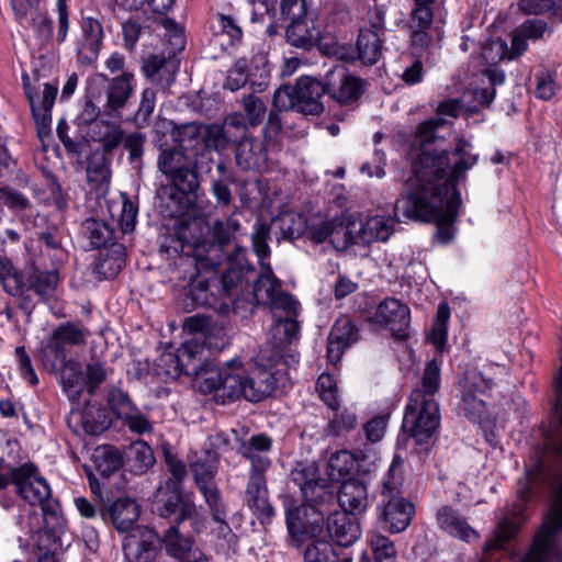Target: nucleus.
Instances as JSON below:
<instances>
[{
	"label": "nucleus",
	"instance_id": "nucleus-1",
	"mask_svg": "<svg viewBox=\"0 0 562 562\" xmlns=\"http://www.w3.org/2000/svg\"><path fill=\"white\" fill-rule=\"evenodd\" d=\"M476 162L472 144L464 138L457 140L452 153L434 151L425 146L413 161V175L395 204L396 211L407 218L434 222L438 239L450 243L461 206L457 184Z\"/></svg>",
	"mask_w": 562,
	"mask_h": 562
},
{
	"label": "nucleus",
	"instance_id": "nucleus-2",
	"mask_svg": "<svg viewBox=\"0 0 562 562\" xmlns=\"http://www.w3.org/2000/svg\"><path fill=\"white\" fill-rule=\"evenodd\" d=\"M284 347L278 341L261 346L252 361L247 364L235 358L226 362V370L211 371L203 379L202 389L214 390L223 403L240 398L257 403L268 397L278 386L273 369L283 358Z\"/></svg>",
	"mask_w": 562,
	"mask_h": 562
},
{
	"label": "nucleus",
	"instance_id": "nucleus-3",
	"mask_svg": "<svg viewBox=\"0 0 562 562\" xmlns=\"http://www.w3.org/2000/svg\"><path fill=\"white\" fill-rule=\"evenodd\" d=\"M59 274L55 270L32 269L24 274L11 259L0 256V283L5 293L19 301V308L31 316L36 303L30 292L41 302H47L55 293Z\"/></svg>",
	"mask_w": 562,
	"mask_h": 562
},
{
	"label": "nucleus",
	"instance_id": "nucleus-4",
	"mask_svg": "<svg viewBox=\"0 0 562 562\" xmlns=\"http://www.w3.org/2000/svg\"><path fill=\"white\" fill-rule=\"evenodd\" d=\"M290 482L301 492V495L316 517L313 521V531H322L325 515L328 514V506L334 504L335 487L330 479L321 476L317 465L314 462H299L291 470Z\"/></svg>",
	"mask_w": 562,
	"mask_h": 562
},
{
	"label": "nucleus",
	"instance_id": "nucleus-5",
	"mask_svg": "<svg viewBox=\"0 0 562 562\" xmlns=\"http://www.w3.org/2000/svg\"><path fill=\"white\" fill-rule=\"evenodd\" d=\"M562 512L549 507L529 543V562H562Z\"/></svg>",
	"mask_w": 562,
	"mask_h": 562
},
{
	"label": "nucleus",
	"instance_id": "nucleus-6",
	"mask_svg": "<svg viewBox=\"0 0 562 562\" xmlns=\"http://www.w3.org/2000/svg\"><path fill=\"white\" fill-rule=\"evenodd\" d=\"M239 227L240 224L235 218L216 220L211 226L212 237L215 240L214 244L202 241L192 246L187 245L182 247V251L187 257H193L196 265L207 269H215L221 262L222 248L231 241Z\"/></svg>",
	"mask_w": 562,
	"mask_h": 562
},
{
	"label": "nucleus",
	"instance_id": "nucleus-7",
	"mask_svg": "<svg viewBox=\"0 0 562 562\" xmlns=\"http://www.w3.org/2000/svg\"><path fill=\"white\" fill-rule=\"evenodd\" d=\"M439 425L440 414L436 401L407 403L402 428L416 443H427L437 434Z\"/></svg>",
	"mask_w": 562,
	"mask_h": 562
},
{
	"label": "nucleus",
	"instance_id": "nucleus-8",
	"mask_svg": "<svg viewBox=\"0 0 562 562\" xmlns=\"http://www.w3.org/2000/svg\"><path fill=\"white\" fill-rule=\"evenodd\" d=\"M278 150L279 145L272 138L245 135L236 146L235 158L244 170L267 171L276 165Z\"/></svg>",
	"mask_w": 562,
	"mask_h": 562
},
{
	"label": "nucleus",
	"instance_id": "nucleus-9",
	"mask_svg": "<svg viewBox=\"0 0 562 562\" xmlns=\"http://www.w3.org/2000/svg\"><path fill=\"white\" fill-rule=\"evenodd\" d=\"M179 359H176V363L181 364L182 373L186 375L194 376V386L202 394H213V398L217 404L225 405L217 397V386H214V390L205 391L202 389V381L205 379L207 373L211 371H225L226 363L221 367H209L204 364L206 359L204 355V347L200 344L199 338H193L189 341H186L180 348L177 349Z\"/></svg>",
	"mask_w": 562,
	"mask_h": 562
},
{
	"label": "nucleus",
	"instance_id": "nucleus-10",
	"mask_svg": "<svg viewBox=\"0 0 562 562\" xmlns=\"http://www.w3.org/2000/svg\"><path fill=\"white\" fill-rule=\"evenodd\" d=\"M285 37L290 45L303 49H311L318 44L319 49L328 55L334 56L340 60L351 59L350 49L335 42H318L319 31L314 26L310 27L304 18H294L290 20V24L285 30Z\"/></svg>",
	"mask_w": 562,
	"mask_h": 562
},
{
	"label": "nucleus",
	"instance_id": "nucleus-11",
	"mask_svg": "<svg viewBox=\"0 0 562 562\" xmlns=\"http://www.w3.org/2000/svg\"><path fill=\"white\" fill-rule=\"evenodd\" d=\"M89 330L79 324L66 322L57 326L45 347L42 349V361L45 368L57 370L56 361H52L50 356L60 362H65L67 358V346H81L86 344Z\"/></svg>",
	"mask_w": 562,
	"mask_h": 562
},
{
	"label": "nucleus",
	"instance_id": "nucleus-12",
	"mask_svg": "<svg viewBox=\"0 0 562 562\" xmlns=\"http://www.w3.org/2000/svg\"><path fill=\"white\" fill-rule=\"evenodd\" d=\"M370 324L391 331L396 339H406L411 326V310L400 299L390 296L383 299L369 317Z\"/></svg>",
	"mask_w": 562,
	"mask_h": 562
},
{
	"label": "nucleus",
	"instance_id": "nucleus-13",
	"mask_svg": "<svg viewBox=\"0 0 562 562\" xmlns=\"http://www.w3.org/2000/svg\"><path fill=\"white\" fill-rule=\"evenodd\" d=\"M459 411L473 423L484 419L486 407L484 396L493 387V381L479 371L468 372L462 381Z\"/></svg>",
	"mask_w": 562,
	"mask_h": 562
},
{
	"label": "nucleus",
	"instance_id": "nucleus-14",
	"mask_svg": "<svg viewBox=\"0 0 562 562\" xmlns=\"http://www.w3.org/2000/svg\"><path fill=\"white\" fill-rule=\"evenodd\" d=\"M11 479L18 495L31 505H43L50 497V486L33 462L12 468Z\"/></svg>",
	"mask_w": 562,
	"mask_h": 562
},
{
	"label": "nucleus",
	"instance_id": "nucleus-15",
	"mask_svg": "<svg viewBox=\"0 0 562 562\" xmlns=\"http://www.w3.org/2000/svg\"><path fill=\"white\" fill-rule=\"evenodd\" d=\"M195 266L194 271H188V277H184L183 281L188 280L184 284H179L181 288L189 286V291L187 293L190 303L186 305L188 307H215L220 301L218 294L214 293L211 290V285L209 282V278L201 271L204 269L201 265H196L193 257L180 258L179 267H192ZM205 270H209L205 268ZM183 272H187V269L183 268Z\"/></svg>",
	"mask_w": 562,
	"mask_h": 562
},
{
	"label": "nucleus",
	"instance_id": "nucleus-16",
	"mask_svg": "<svg viewBox=\"0 0 562 562\" xmlns=\"http://www.w3.org/2000/svg\"><path fill=\"white\" fill-rule=\"evenodd\" d=\"M218 460L214 453L205 452L191 463V472L200 493L207 506L216 512V517L222 514L220 506L221 493L214 481L217 473Z\"/></svg>",
	"mask_w": 562,
	"mask_h": 562
},
{
	"label": "nucleus",
	"instance_id": "nucleus-17",
	"mask_svg": "<svg viewBox=\"0 0 562 562\" xmlns=\"http://www.w3.org/2000/svg\"><path fill=\"white\" fill-rule=\"evenodd\" d=\"M395 222L390 216L375 215L366 222L348 221V245L386 241L394 233Z\"/></svg>",
	"mask_w": 562,
	"mask_h": 562
},
{
	"label": "nucleus",
	"instance_id": "nucleus-18",
	"mask_svg": "<svg viewBox=\"0 0 562 562\" xmlns=\"http://www.w3.org/2000/svg\"><path fill=\"white\" fill-rule=\"evenodd\" d=\"M324 83L326 93L340 104L357 101L363 92V81L352 76L342 65L328 70Z\"/></svg>",
	"mask_w": 562,
	"mask_h": 562
},
{
	"label": "nucleus",
	"instance_id": "nucleus-19",
	"mask_svg": "<svg viewBox=\"0 0 562 562\" xmlns=\"http://www.w3.org/2000/svg\"><path fill=\"white\" fill-rule=\"evenodd\" d=\"M158 535L150 528L136 526L123 540V552L128 562H151L158 551Z\"/></svg>",
	"mask_w": 562,
	"mask_h": 562
},
{
	"label": "nucleus",
	"instance_id": "nucleus-20",
	"mask_svg": "<svg viewBox=\"0 0 562 562\" xmlns=\"http://www.w3.org/2000/svg\"><path fill=\"white\" fill-rule=\"evenodd\" d=\"M379 520L391 533L404 531L411 524L415 508L405 496L380 498L376 507Z\"/></svg>",
	"mask_w": 562,
	"mask_h": 562
},
{
	"label": "nucleus",
	"instance_id": "nucleus-21",
	"mask_svg": "<svg viewBox=\"0 0 562 562\" xmlns=\"http://www.w3.org/2000/svg\"><path fill=\"white\" fill-rule=\"evenodd\" d=\"M241 254H237L235 259H228L227 267L221 276V297L226 296L231 300L232 308L238 313L239 295L248 289V276L254 270L248 265L244 263L240 258Z\"/></svg>",
	"mask_w": 562,
	"mask_h": 562
},
{
	"label": "nucleus",
	"instance_id": "nucleus-22",
	"mask_svg": "<svg viewBox=\"0 0 562 562\" xmlns=\"http://www.w3.org/2000/svg\"><path fill=\"white\" fill-rule=\"evenodd\" d=\"M24 90L35 121L37 136L44 142L45 138L50 136L52 109L57 97L58 87L57 85L44 82L42 101L36 100L30 83H24Z\"/></svg>",
	"mask_w": 562,
	"mask_h": 562
},
{
	"label": "nucleus",
	"instance_id": "nucleus-23",
	"mask_svg": "<svg viewBox=\"0 0 562 562\" xmlns=\"http://www.w3.org/2000/svg\"><path fill=\"white\" fill-rule=\"evenodd\" d=\"M244 503L262 525L271 522L276 510L269 501L266 473H249Z\"/></svg>",
	"mask_w": 562,
	"mask_h": 562
},
{
	"label": "nucleus",
	"instance_id": "nucleus-24",
	"mask_svg": "<svg viewBox=\"0 0 562 562\" xmlns=\"http://www.w3.org/2000/svg\"><path fill=\"white\" fill-rule=\"evenodd\" d=\"M526 493L527 483L520 482L518 488V503L512 514L504 517L497 525V528L493 537L484 544V551L486 553L504 549L507 541H509L517 532L525 519L526 509Z\"/></svg>",
	"mask_w": 562,
	"mask_h": 562
},
{
	"label": "nucleus",
	"instance_id": "nucleus-25",
	"mask_svg": "<svg viewBox=\"0 0 562 562\" xmlns=\"http://www.w3.org/2000/svg\"><path fill=\"white\" fill-rule=\"evenodd\" d=\"M345 229H348V222L344 224L323 216H313L306 220L304 235L314 244H323L329 239L336 249L342 250L349 247Z\"/></svg>",
	"mask_w": 562,
	"mask_h": 562
},
{
	"label": "nucleus",
	"instance_id": "nucleus-26",
	"mask_svg": "<svg viewBox=\"0 0 562 562\" xmlns=\"http://www.w3.org/2000/svg\"><path fill=\"white\" fill-rule=\"evenodd\" d=\"M526 48L527 30L524 29L522 24L513 33L510 47L502 38L493 40L482 46L481 58L490 68H495L494 66L504 59L512 60L522 55Z\"/></svg>",
	"mask_w": 562,
	"mask_h": 562
},
{
	"label": "nucleus",
	"instance_id": "nucleus-27",
	"mask_svg": "<svg viewBox=\"0 0 562 562\" xmlns=\"http://www.w3.org/2000/svg\"><path fill=\"white\" fill-rule=\"evenodd\" d=\"M359 339V328L353 321L342 315L336 319L328 336L327 358L333 364H337L344 352Z\"/></svg>",
	"mask_w": 562,
	"mask_h": 562
},
{
	"label": "nucleus",
	"instance_id": "nucleus-28",
	"mask_svg": "<svg viewBox=\"0 0 562 562\" xmlns=\"http://www.w3.org/2000/svg\"><path fill=\"white\" fill-rule=\"evenodd\" d=\"M81 40L77 47L78 60L90 65L98 59L103 45L104 30L101 21L93 16H82Z\"/></svg>",
	"mask_w": 562,
	"mask_h": 562
},
{
	"label": "nucleus",
	"instance_id": "nucleus-29",
	"mask_svg": "<svg viewBox=\"0 0 562 562\" xmlns=\"http://www.w3.org/2000/svg\"><path fill=\"white\" fill-rule=\"evenodd\" d=\"M136 86L133 72L124 71L120 76L108 80L106 102L104 112L109 116H120L121 110L126 105Z\"/></svg>",
	"mask_w": 562,
	"mask_h": 562
},
{
	"label": "nucleus",
	"instance_id": "nucleus-30",
	"mask_svg": "<svg viewBox=\"0 0 562 562\" xmlns=\"http://www.w3.org/2000/svg\"><path fill=\"white\" fill-rule=\"evenodd\" d=\"M272 448V439L258 434L251 436L247 441H240L238 452L250 462L249 473H266L271 468V460L268 453Z\"/></svg>",
	"mask_w": 562,
	"mask_h": 562
},
{
	"label": "nucleus",
	"instance_id": "nucleus-31",
	"mask_svg": "<svg viewBox=\"0 0 562 562\" xmlns=\"http://www.w3.org/2000/svg\"><path fill=\"white\" fill-rule=\"evenodd\" d=\"M327 530L339 547H349L361 536L360 522L356 515L335 512L327 517Z\"/></svg>",
	"mask_w": 562,
	"mask_h": 562
},
{
	"label": "nucleus",
	"instance_id": "nucleus-32",
	"mask_svg": "<svg viewBox=\"0 0 562 562\" xmlns=\"http://www.w3.org/2000/svg\"><path fill=\"white\" fill-rule=\"evenodd\" d=\"M338 503L341 512L359 515L364 513L370 505L368 486L357 479H347L342 482L338 494Z\"/></svg>",
	"mask_w": 562,
	"mask_h": 562
},
{
	"label": "nucleus",
	"instance_id": "nucleus-33",
	"mask_svg": "<svg viewBox=\"0 0 562 562\" xmlns=\"http://www.w3.org/2000/svg\"><path fill=\"white\" fill-rule=\"evenodd\" d=\"M296 111L304 114H319L323 111L321 97L326 93L324 81L305 77L296 81Z\"/></svg>",
	"mask_w": 562,
	"mask_h": 562
},
{
	"label": "nucleus",
	"instance_id": "nucleus-34",
	"mask_svg": "<svg viewBox=\"0 0 562 562\" xmlns=\"http://www.w3.org/2000/svg\"><path fill=\"white\" fill-rule=\"evenodd\" d=\"M171 136L173 142L186 154L196 158L198 156H205L206 145L204 127L196 123H187L176 126Z\"/></svg>",
	"mask_w": 562,
	"mask_h": 562
},
{
	"label": "nucleus",
	"instance_id": "nucleus-35",
	"mask_svg": "<svg viewBox=\"0 0 562 562\" xmlns=\"http://www.w3.org/2000/svg\"><path fill=\"white\" fill-rule=\"evenodd\" d=\"M179 61L173 56L153 54L143 65L144 75L154 83L169 87L176 78Z\"/></svg>",
	"mask_w": 562,
	"mask_h": 562
},
{
	"label": "nucleus",
	"instance_id": "nucleus-36",
	"mask_svg": "<svg viewBox=\"0 0 562 562\" xmlns=\"http://www.w3.org/2000/svg\"><path fill=\"white\" fill-rule=\"evenodd\" d=\"M157 198L161 203L162 212L168 217H180L188 214L195 201V196L170 184L160 186L157 190Z\"/></svg>",
	"mask_w": 562,
	"mask_h": 562
},
{
	"label": "nucleus",
	"instance_id": "nucleus-37",
	"mask_svg": "<svg viewBox=\"0 0 562 562\" xmlns=\"http://www.w3.org/2000/svg\"><path fill=\"white\" fill-rule=\"evenodd\" d=\"M119 532H127L134 529L139 518L138 504L128 497L114 501L105 512Z\"/></svg>",
	"mask_w": 562,
	"mask_h": 562
},
{
	"label": "nucleus",
	"instance_id": "nucleus-38",
	"mask_svg": "<svg viewBox=\"0 0 562 562\" xmlns=\"http://www.w3.org/2000/svg\"><path fill=\"white\" fill-rule=\"evenodd\" d=\"M439 527L450 536L470 542L479 538V533L460 516L448 506H442L436 514Z\"/></svg>",
	"mask_w": 562,
	"mask_h": 562
},
{
	"label": "nucleus",
	"instance_id": "nucleus-39",
	"mask_svg": "<svg viewBox=\"0 0 562 562\" xmlns=\"http://www.w3.org/2000/svg\"><path fill=\"white\" fill-rule=\"evenodd\" d=\"M405 482V461L400 454H394L385 474L381 479L380 498L404 496L403 488Z\"/></svg>",
	"mask_w": 562,
	"mask_h": 562
},
{
	"label": "nucleus",
	"instance_id": "nucleus-40",
	"mask_svg": "<svg viewBox=\"0 0 562 562\" xmlns=\"http://www.w3.org/2000/svg\"><path fill=\"white\" fill-rule=\"evenodd\" d=\"M52 361H56L57 369H60V384L64 391L71 400L77 401L86 389L85 374L80 363L76 360H67V358L65 362L56 359H52Z\"/></svg>",
	"mask_w": 562,
	"mask_h": 562
},
{
	"label": "nucleus",
	"instance_id": "nucleus-41",
	"mask_svg": "<svg viewBox=\"0 0 562 562\" xmlns=\"http://www.w3.org/2000/svg\"><path fill=\"white\" fill-rule=\"evenodd\" d=\"M159 515L164 518L176 516V522L179 525L187 519H191L196 509L193 503L184 501L181 494H167L165 496H157Z\"/></svg>",
	"mask_w": 562,
	"mask_h": 562
},
{
	"label": "nucleus",
	"instance_id": "nucleus-42",
	"mask_svg": "<svg viewBox=\"0 0 562 562\" xmlns=\"http://www.w3.org/2000/svg\"><path fill=\"white\" fill-rule=\"evenodd\" d=\"M460 103L458 100H447L441 102L437 108V117L430 119L419 124L417 137L424 145L430 143L435 138V131L446 124V116L456 117Z\"/></svg>",
	"mask_w": 562,
	"mask_h": 562
},
{
	"label": "nucleus",
	"instance_id": "nucleus-43",
	"mask_svg": "<svg viewBox=\"0 0 562 562\" xmlns=\"http://www.w3.org/2000/svg\"><path fill=\"white\" fill-rule=\"evenodd\" d=\"M281 281L273 274L269 263H262L261 273L254 284V297L258 304L269 305L282 293Z\"/></svg>",
	"mask_w": 562,
	"mask_h": 562
},
{
	"label": "nucleus",
	"instance_id": "nucleus-44",
	"mask_svg": "<svg viewBox=\"0 0 562 562\" xmlns=\"http://www.w3.org/2000/svg\"><path fill=\"white\" fill-rule=\"evenodd\" d=\"M440 387V366L432 359L430 360L424 370L422 376V387L416 389L412 392L409 401L413 403H426L435 401L434 396Z\"/></svg>",
	"mask_w": 562,
	"mask_h": 562
},
{
	"label": "nucleus",
	"instance_id": "nucleus-45",
	"mask_svg": "<svg viewBox=\"0 0 562 562\" xmlns=\"http://www.w3.org/2000/svg\"><path fill=\"white\" fill-rule=\"evenodd\" d=\"M304 562H352V558L324 539L314 540L304 550Z\"/></svg>",
	"mask_w": 562,
	"mask_h": 562
},
{
	"label": "nucleus",
	"instance_id": "nucleus-46",
	"mask_svg": "<svg viewBox=\"0 0 562 562\" xmlns=\"http://www.w3.org/2000/svg\"><path fill=\"white\" fill-rule=\"evenodd\" d=\"M273 228L278 229V239H296L304 235L306 218L299 213L284 212L272 220Z\"/></svg>",
	"mask_w": 562,
	"mask_h": 562
},
{
	"label": "nucleus",
	"instance_id": "nucleus-47",
	"mask_svg": "<svg viewBox=\"0 0 562 562\" xmlns=\"http://www.w3.org/2000/svg\"><path fill=\"white\" fill-rule=\"evenodd\" d=\"M92 461L99 474L109 477L122 468L123 456L117 448L102 445L94 449Z\"/></svg>",
	"mask_w": 562,
	"mask_h": 562
},
{
	"label": "nucleus",
	"instance_id": "nucleus-48",
	"mask_svg": "<svg viewBox=\"0 0 562 562\" xmlns=\"http://www.w3.org/2000/svg\"><path fill=\"white\" fill-rule=\"evenodd\" d=\"M359 59L367 65L375 64L382 55L381 34L369 29H361L357 40Z\"/></svg>",
	"mask_w": 562,
	"mask_h": 562
},
{
	"label": "nucleus",
	"instance_id": "nucleus-49",
	"mask_svg": "<svg viewBox=\"0 0 562 562\" xmlns=\"http://www.w3.org/2000/svg\"><path fill=\"white\" fill-rule=\"evenodd\" d=\"M92 138L102 144L103 150L106 153L117 148L124 139V131L117 124L105 121L97 122L92 126Z\"/></svg>",
	"mask_w": 562,
	"mask_h": 562
},
{
	"label": "nucleus",
	"instance_id": "nucleus-50",
	"mask_svg": "<svg viewBox=\"0 0 562 562\" xmlns=\"http://www.w3.org/2000/svg\"><path fill=\"white\" fill-rule=\"evenodd\" d=\"M195 160L180 149H162L157 159L158 170L169 179L171 176Z\"/></svg>",
	"mask_w": 562,
	"mask_h": 562
},
{
	"label": "nucleus",
	"instance_id": "nucleus-51",
	"mask_svg": "<svg viewBox=\"0 0 562 562\" xmlns=\"http://www.w3.org/2000/svg\"><path fill=\"white\" fill-rule=\"evenodd\" d=\"M156 458L150 446L144 440H137L130 447L128 465L133 473L143 474L154 467Z\"/></svg>",
	"mask_w": 562,
	"mask_h": 562
},
{
	"label": "nucleus",
	"instance_id": "nucleus-52",
	"mask_svg": "<svg viewBox=\"0 0 562 562\" xmlns=\"http://www.w3.org/2000/svg\"><path fill=\"white\" fill-rule=\"evenodd\" d=\"M434 20L432 8H423L413 5L409 20L412 30V41L414 44L424 45L427 42L426 31Z\"/></svg>",
	"mask_w": 562,
	"mask_h": 562
},
{
	"label": "nucleus",
	"instance_id": "nucleus-53",
	"mask_svg": "<svg viewBox=\"0 0 562 562\" xmlns=\"http://www.w3.org/2000/svg\"><path fill=\"white\" fill-rule=\"evenodd\" d=\"M125 266V249L113 244L111 250L102 255L97 263V272L104 279L114 278Z\"/></svg>",
	"mask_w": 562,
	"mask_h": 562
},
{
	"label": "nucleus",
	"instance_id": "nucleus-54",
	"mask_svg": "<svg viewBox=\"0 0 562 562\" xmlns=\"http://www.w3.org/2000/svg\"><path fill=\"white\" fill-rule=\"evenodd\" d=\"M167 553L176 559L183 560L192 549V539L184 537L177 526H171L162 538Z\"/></svg>",
	"mask_w": 562,
	"mask_h": 562
},
{
	"label": "nucleus",
	"instance_id": "nucleus-55",
	"mask_svg": "<svg viewBox=\"0 0 562 562\" xmlns=\"http://www.w3.org/2000/svg\"><path fill=\"white\" fill-rule=\"evenodd\" d=\"M356 467L353 454L347 450L337 451L331 454L328 461V475L334 481H345Z\"/></svg>",
	"mask_w": 562,
	"mask_h": 562
},
{
	"label": "nucleus",
	"instance_id": "nucleus-56",
	"mask_svg": "<svg viewBox=\"0 0 562 562\" xmlns=\"http://www.w3.org/2000/svg\"><path fill=\"white\" fill-rule=\"evenodd\" d=\"M82 231L93 248L104 247L113 239V229L102 221L88 218L82 224Z\"/></svg>",
	"mask_w": 562,
	"mask_h": 562
},
{
	"label": "nucleus",
	"instance_id": "nucleus-57",
	"mask_svg": "<svg viewBox=\"0 0 562 562\" xmlns=\"http://www.w3.org/2000/svg\"><path fill=\"white\" fill-rule=\"evenodd\" d=\"M368 541L375 562H395L397 552L393 541L379 532L368 535Z\"/></svg>",
	"mask_w": 562,
	"mask_h": 562
},
{
	"label": "nucleus",
	"instance_id": "nucleus-58",
	"mask_svg": "<svg viewBox=\"0 0 562 562\" xmlns=\"http://www.w3.org/2000/svg\"><path fill=\"white\" fill-rule=\"evenodd\" d=\"M196 161L193 160L187 167L171 176L168 180L171 182L170 186L180 189L182 192H187L195 196L196 191L200 188V181L195 171Z\"/></svg>",
	"mask_w": 562,
	"mask_h": 562
},
{
	"label": "nucleus",
	"instance_id": "nucleus-59",
	"mask_svg": "<svg viewBox=\"0 0 562 562\" xmlns=\"http://www.w3.org/2000/svg\"><path fill=\"white\" fill-rule=\"evenodd\" d=\"M334 412L327 426L328 435L338 437L356 428L358 420L355 412L348 408Z\"/></svg>",
	"mask_w": 562,
	"mask_h": 562
},
{
	"label": "nucleus",
	"instance_id": "nucleus-60",
	"mask_svg": "<svg viewBox=\"0 0 562 562\" xmlns=\"http://www.w3.org/2000/svg\"><path fill=\"white\" fill-rule=\"evenodd\" d=\"M316 391L322 401L331 409L337 411L340 406L338 387L331 374L323 373L316 381Z\"/></svg>",
	"mask_w": 562,
	"mask_h": 562
},
{
	"label": "nucleus",
	"instance_id": "nucleus-61",
	"mask_svg": "<svg viewBox=\"0 0 562 562\" xmlns=\"http://www.w3.org/2000/svg\"><path fill=\"white\" fill-rule=\"evenodd\" d=\"M268 306L271 308L273 319L299 316L300 314L299 301L292 294L284 291L279 293V296H276Z\"/></svg>",
	"mask_w": 562,
	"mask_h": 562
},
{
	"label": "nucleus",
	"instance_id": "nucleus-62",
	"mask_svg": "<svg viewBox=\"0 0 562 562\" xmlns=\"http://www.w3.org/2000/svg\"><path fill=\"white\" fill-rule=\"evenodd\" d=\"M241 106L244 115L247 119L249 126H258L262 123L263 117L267 113V106L265 102L255 93H249L243 97Z\"/></svg>",
	"mask_w": 562,
	"mask_h": 562
},
{
	"label": "nucleus",
	"instance_id": "nucleus-63",
	"mask_svg": "<svg viewBox=\"0 0 562 562\" xmlns=\"http://www.w3.org/2000/svg\"><path fill=\"white\" fill-rule=\"evenodd\" d=\"M27 24L31 25L35 37L42 45H46L52 41L53 21L47 12L41 10L33 11Z\"/></svg>",
	"mask_w": 562,
	"mask_h": 562
},
{
	"label": "nucleus",
	"instance_id": "nucleus-64",
	"mask_svg": "<svg viewBox=\"0 0 562 562\" xmlns=\"http://www.w3.org/2000/svg\"><path fill=\"white\" fill-rule=\"evenodd\" d=\"M297 316L274 319L273 338L283 347L299 335Z\"/></svg>",
	"mask_w": 562,
	"mask_h": 562
}]
</instances>
